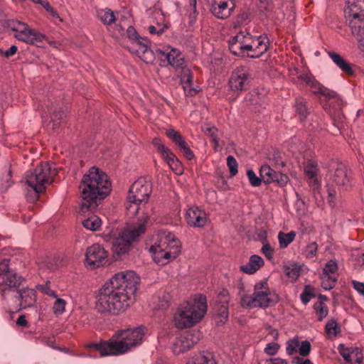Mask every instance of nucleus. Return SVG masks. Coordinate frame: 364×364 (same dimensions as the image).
Segmentation results:
<instances>
[{
	"label": "nucleus",
	"mask_w": 364,
	"mask_h": 364,
	"mask_svg": "<svg viewBox=\"0 0 364 364\" xmlns=\"http://www.w3.org/2000/svg\"><path fill=\"white\" fill-rule=\"evenodd\" d=\"M264 259L257 255L250 256L249 262L244 265L240 267V270L247 274H253L264 266Z\"/></svg>",
	"instance_id": "nucleus-29"
},
{
	"label": "nucleus",
	"mask_w": 364,
	"mask_h": 364,
	"mask_svg": "<svg viewBox=\"0 0 364 364\" xmlns=\"http://www.w3.org/2000/svg\"><path fill=\"white\" fill-rule=\"evenodd\" d=\"M292 363L294 364H314L310 359H304L299 356H294L292 358Z\"/></svg>",
	"instance_id": "nucleus-60"
},
{
	"label": "nucleus",
	"mask_w": 364,
	"mask_h": 364,
	"mask_svg": "<svg viewBox=\"0 0 364 364\" xmlns=\"http://www.w3.org/2000/svg\"><path fill=\"white\" fill-rule=\"evenodd\" d=\"M277 302L276 296L272 294L266 281H261L255 285L252 294H245L241 299L243 306L247 308H267Z\"/></svg>",
	"instance_id": "nucleus-10"
},
{
	"label": "nucleus",
	"mask_w": 364,
	"mask_h": 364,
	"mask_svg": "<svg viewBox=\"0 0 364 364\" xmlns=\"http://www.w3.org/2000/svg\"><path fill=\"white\" fill-rule=\"evenodd\" d=\"M334 172L332 175V181L338 188L346 190L351 184V173L347 166L341 163H334L332 166Z\"/></svg>",
	"instance_id": "nucleus-18"
},
{
	"label": "nucleus",
	"mask_w": 364,
	"mask_h": 364,
	"mask_svg": "<svg viewBox=\"0 0 364 364\" xmlns=\"http://www.w3.org/2000/svg\"><path fill=\"white\" fill-rule=\"evenodd\" d=\"M258 7L262 11H269L272 9V1L271 0H259Z\"/></svg>",
	"instance_id": "nucleus-58"
},
{
	"label": "nucleus",
	"mask_w": 364,
	"mask_h": 364,
	"mask_svg": "<svg viewBox=\"0 0 364 364\" xmlns=\"http://www.w3.org/2000/svg\"><path fill=\"white\" fill-rule=\"evenodd\" d=\"M304 172L309 186L317 190L321 186V178L318 164L314 159H308L304 163Z\"/></svg>",
	"instance_id": "nucleus-21"
},
{
	"label": "nucleus",
	"mask_w": 364,
	"mask_h": 364,
	"mask_svg": "<svg viewBox=\"0 0 364 364\" xmlns=\"http://www.w3.org/2000/svg\"><path fill=\"white\" fill-rule=\"evenodd\" d=\"M208 309L206 297L196 294L178 308L174 316L177 328H189L198 323L205 315Z\"/></svg>",
	"instance_id": "nucleus-6"
},
{
	"label": "nucleus",
	"mask_w": 364,
	"mask_h": 364,
	"mask_svg": "<svg viewBox=\"0 0 364 364\" xmlns=\"http://www.w3.org/2000/svg\"><path fill=\"white\" fill-rule=\"evenodd\" d=\"M289 73L293 83L299 86L304 83L314 95L319 97H323L329 102L333 100L338 103V106L341 105L342 100L337 93L321 85L309 71H301L298 68L294 67L289 68Z\"/></svg>",
	"instance_id": "nucleus-7"
},
{
	"label": "nucleus",
	"mask_w": 364,
	"mask_h": 364,
	"mask_svg": "<svg viewBox=\"0 0 364 364\" xmlns=\"http://www.w3.org/2000/svg\"><path fill=\"white\" fill-rule=\"evenodd\" d=\"M299 348V353L301 356H307L311 351V344L308 341H304L301 342Z\"/></svg>",
	"instance_id": "nucleus-51"
},
{
	"label": "nucleus",
	"mask_w": 364,
	"mask_h": 364,
	"mask_svg": "<svg viewBox=\"0 0 364 364\" xmlns=\"http://www.w3.org/2000/svg\"><path fill=\"white\" fill-rule=\"evenodd\" d=\"M82 225L89 230L96 231L101 227L102 220L97 215H92L82 221Z\"/></svg>",
	"instance_id": "nucleus-34"
},
{
	"label": "nucleus",
	"mask_w": 364,
	"mask_h": 364,
	"mask_svg": "<svg viewBox=\"0 0 364 364\" xmlns=\"http://www.w3.org/2000/svg\"><path fill=\"white\" fill-rule=\"evenodd\" d=\"M266 331H267L268 335L271 336L274 340H277L278 338L279 333L277 329L269 326L267 327Z\"/></svg>",
	"instance_id": "nucleus-63"
},
{
	"label": "nucleus",
	"mask_w": 364,
	"mask_h": 364,
	"mask_svg": "<svg viewBox=\"0 0 364 364\" xmlns=\"http://www.w3.org/2000/svg\"><path fill=\"white\" fill-rule=\"evenodd\" d=\"M151 193V186L144 178H139L131 186L127 200L125 203V208L127 214L134 217L140 209V205L146 203Z\"/></svg>",
	"instance_id": "nucleus-9"
},
{
	"label": "nucleus",
	"mask_w": 364,
	"mask_h": 364,
	"mask_svg": "<svg viewBox=\"0 0 364 364\" xmlns=\"http://www.w3.org/2000/svg\"><path fill=\"white\" fill-rule=\"evenodd\" d=\"M261 252L265 255L268 259L273 257L274 249L268 243L264 244L262 247Z\"/></svg>",
	"instance_id": "nucleus-55"
},
{
	"label": "nucleus",
	"mask_w": 364,
	"mask_h": 364,
	"mask_svg": "<svg viewBox=\"0 0 364 364\" xmlns=\"http://www.w3.org/2000/svg\"><path fill=\"white\" fill-rule=\"evenodd\" d=\"M149 251L152 254L153 259L159 265H166L173 260L159 242L157 245L151 246Z\"/></svg>",
	"instance_id": "nucleus-28"
},
{
	"label": "nucleus",
	"mask_w": 364,
	"mask_h": 364,
	"mask_svg": "<svg viewBox=\"0 0 364 364\" xmlns=\"http://www.w3.org/2000/svg\"><path fill=\"white\" fill-rule=\"evenodd\" d=\"M227 166L230 170L231 176H235L238 172V164L236 159L232 156L227 157Z\"/></svg>",
	"instance_id": "nucleus-44"
},
{
	"label": "nucleus",
	"mask_w": 364,
	"mask_h": 364,
	"mask_svg": "<svg viewBox=\"0 0 364 364\" xmlns=\"http://www.w3.org/2000/svg\"><path fill=\"white\" fill-rule=\"evenodd\" d=\"M159 242L166 250L172 259H175L179 255L181 250V244L173 233L165 231L161 232Z\"/></svg>",
	"instance_id": "nucleus-20"
},
{
	"label": "nucleus",
	"mask_w": 364,
	"mask_h": 364,
	"mask_svg": "<svg viewBox=\"0 0 364 364\" xmlns=\"http://www.w3.org/2000/svg\"><path fill=\"white\" fill-rule=\"evenodd\" d=\"M228 311L226 306H222L218 313V325L224 323L228 321Z\"/></svg>",
	"instance_id": "nucleus-53"
},
{
	"label": "nucleus",
	"mask_w": 364,
	"mask_h": 364,
	"mask_svg": "<svg viewBox=\"0 0 364 364\" xmlns=\"http://www.w3.org/2000/svg\"><path fill=\"white\" fill-rule=\"evenodd\" d=\"M37 289L43 294L48 295L53 298H56L57 294L55 291L50 288V282H47L45 284H38L37 286Z\"/></svg>",
	"instance_id": "nucleus-46"
},
{
	"label": "nucleus",
	"mask_w": 364,
	"mask_h": 364,
	"mask_svg": "<svg viewBox=\"0 0 364 364\" xmlns=\"http://www.w3.org/2000/svg\"><path fill=\"white\" fill-rule=\"evenodd\" d=\"M166 28V26L158 25V27L155 26H149L148 30L151 34H156L158 36L163 33Z\"/></svg>",
	"instance_id": "nucleus-56"
},
{
	"label": "nucleus",
	"mask_w": 364,
	"mask_h": 364,
	"mask_svg": "<svg viewBox=\"0 0 364 364\" xmlns=\"http://www.w3.org/2000/svg\"><path fill=\"white\" fill-rule=\"evenodd\" d=\"M127 35L128 38L133 42L134 45L144 39L139 36L135 28L132 26L127 28Z\"/></svg>",
	"instance_id": "nucleus-45"
},
{
	"label": "nucleus",
	"mask_w": 364,
	"mask_h": 364,
	"mask_svg": "<svg viewBox=\"0 0 364 364\" xmlns=\"http://www.w3.org/2000/svg\"><path fill=\"white\" fill-rule=\"evenodd\" d=\"M180 80L186 96H194L199 91L200 88L198 86H193V76L189 68L186 64L180 68Z\"/></svg>",
	"instance_id": "nucleus-24"
},
{
	"label": "nucleus",
	"mask_w": 364,
	"mask_h": 364,
	"mask_svg": "<svg viewBox=\"0 0 364 364\" xmlns=\"http://www.w3.org/2000/svg\"><path fill=\"white\" fill-rule=\"evenodd\" d=\"M352 284L355 290H356L360 294L364 296V282L353 280Z\"/></svg>",
	"instance_id": "nucleus-59"
},
{
	"label": "nucleus",
	"mask_w": 364,
	"mask_h": 364,
	"mask_svg": "<svg viewBox=\"0 0 364 364\" xmlns=\"http://www.w3.org/2000/svg\"><path fill=\"white\" fill-rule=\"evenodd\" d=\"M208 131L210 133V136L212 137V141L214 143V144L215 146H218L219 141H218L216 134H215L217 129L215 127H212V128L208 129Z\"/></svg>",
	"instance_id": "nucleus-64"
},
{
	"label": "nucleus",
	"mask_w": 364,
	"mask_h": 364,
	"mask_svg": "<svg viewBox=\"0 0 364 364\" xmlns=\"http://www.w3.org/2000/svg\"><path fill=\"white\" fill-rule=\"evenodd\" d=\"M327 188H328V203H329V205L331 207H334L336 205L335 198L336 196V191L335 190V188H333V187H331L328 185L327 186Z\"/></svg>",
	"instance_id": "nucleus-54"
},
{
	"label": "nucleus",
	"mask_w": 364,
	"mask_h": 364,
	"mask_svg": "<svg viewBox=\"0 0 364 364\" xmlns=\"http://www.w3.org/2000/svg\"><path fill=\"white\" fill-rule=\"evenodd\" d=\"M299 347V342L295 340H290L287 343L286 351L289 355H293Z\"/></svg>",
	"instance_id": "nucleus-52"
},
{
	"label": "nucleus",
	"mask_w": 364,
	"mask_h": 364,
	"mask_svg": "<svg viewBox=\"0 0 364 364\" xmlns=\"http://www.w3.org/2000/svg\"><path fill=\"white\" fill-rule=\"evenodd\" d=\"M56 174V169L53 168L48 162L41 163L33 171H28L26 182L34 193L31 196L27 195V199L31 202L36 201L38 194L46 190L47 185L51 183L53 176Z\"/></svg>",
	"instance_id": "nucleus-8"
},
{
	"label": "nucleus",
	"mask_w": 364,
	"mask_h": 364,
	"mask_svg": "<svg viewBox=\"0 0 364 364\" xmlns=\"http://www.w3.org/2000/svg\"><path fill=\"white\" fill-rule=\"evenodd\" d=\"M200 339L198 331H187L176 338L173 343L172 350L176 355L183 353L191 349Z\"/></svg>",
	"instance_id": "nucleus-16"
},
{
	"label": "nucleus",
	"mask_w": 364,
	"mask_h": 364,
	"mask_svg": "<svg viewBox=\"0 0 364 364\" xmlns=\"http://www.w3.org/2000/svg\"><path fill=\"white\" fill-rule=\"evenodd\" d=\"M296 236V233L294 231H291L288 233H284L280 232L278 235V239L279 246L282 248H286L290 243L293 242Z\"/></svg>",
	"instance_id": "nucleus-39"
},
{
	"label": "nucleus",
	"mask_w": 364,
	"mask_h": 364,
	"mask_svg": "<svg viewBox=\"0 0 364 364\" xmlns=\"http://www.w3.org/2000/svg\"><path fill=\"white\" fill-rule=\"evenodd\" d=\"M318 250V245L314 242L309 244L304 250L305 255L307 258L311 259L316 257Z\"/></svg>",
	"instance_id": "nucleus-47"
},
{
	"label": "nucleus",
	"mask_w": 364,
	"mask_h": 364,
	"mask_svg": "<svg viewBox=\"0 0 364 364\" xmlns=\"http://www.w3.org/2000/svg\"><path fill=\"white\" fill-rule=\"evenodd\" d=\"M18 48L16 46H11L9 48H8L4 53V55L6 58H9L13 56L17 52Z\"/></svg>",
	"instance_id": "nucleus-62"
},
{
	"label": "nucleus",
	"mask_w": 364,
	"mask_h": 364,
	"mask_svg": "<svg viewBox=\"0 0 364 364\" xmlns=\"http://www.w3.org/2000/svg\"><path fill=\"white\" fill-rule=\"evenodd\" d=\"M146 329L143 326L117 331L111 338L91 344L101 356H116L124 354L141 344Z\"/></svg>",
	"instance_id": "nucleus-4"
},
{
	"label": "nucleus",
	"mask_w": 364,
	"mask_h": 364,
	"mask_svg": "<svg viewBox=\"0 0 364 364\" xmlns=\"http://www.w3.org/2000/svg\"><path fill=\"white\" fill-rule=\"evenodd\" d=\"M11 29L14 32V36L18 41L39 48L43 47L47 36L41 31L32 28L27 23L12 21L9 23Z\"/></svg>",
	"instance_id": "nucleus-12"
},
{
	"label": "nucleus",
	"mask_w": 364,
	"mask_h": 364,
	"mask_svg": "<svg viewBox=\"0 0 364 364\" xmlns=\"http://www.w3.org/2000/svg\"><path fill=\"white\" fill-rule=\"evenodd\" d=\"M209 4L211 14L219 19L229 18L235 8L232 0H209Z\"/></svg>",
	"instance_id": "nucleus-17"
},
{
	"label": "nucleus",
	"mask_w": 364,
	"mask_h": 364,
	"mask_svg": "<svg viewBox=\"0 0 364 364\" xmlns=\"http://www.w3.org/2000/svg\"><path fill=\"white\" fill-rule=\"evenodd\" d=\"M269 39L266 35L252 36L250 33L240 31L229 40V49L235 55H247L258 58L269 48Z\"/></svg>",
	"instance_id": "nucleus-5"
},
{
	"label": "nucleus",
	"mask_w": 364,
	"mask_h": 364,
	"mask_svg": "<svg viewBox=\"0 0 364 364\" xmlns=\"http://www.w3.org/2000/svg\"><path fill=\"white\" fill-rule=\"evenodd\" d=\"M247 176L250 184L252 186L257 187L261 185V178L257 177L253 170L249 169L247 171Z\"/></svg>",
	"instance_id": "nucleus-50"
},
{
	"label": "nucleus",
	"mask_w": 364,
	"mask_h": 364,
	"mask_svg": "<svg viewBox=\"0 0 364 364\" xmlns=\"http://www.w3.org/2000/svg\"><path fill=\"white\" fill-rule=\"evenodd\" d=\"M192 364H216L210 355H200L195 358Z\"/></svg>",
	"instance_id": "nucleus-48"
},
{
	"label": "nucleus",
	"mask_w": 364,
	"mask_h": 364,
	"mask_svg": "<svg viewBox=\"0 0 364 364\" xmlns=\"http://www.w3.org/2000/svg\"><path fill=\"white\" fill-rule=\"evenodd\" d=\"M63 113L60 110H57L53 106L47 107V111L41 113V117L44 122L49 121L53 122V126L58 124V120L63 118Z\"/></svg>",
	"instance_id": "nucleus-31"
},
{
	"label": "nucleus",
	"mask_w": 364,
	"mask_h": 364,
	"mask_svg": "<svg viewBox=\"0 0 364 364\" xmlns=\"http://www.w3.org/2000/svg\"><path fill=\"white\" fill-rule=\"evenodd\" d=\"M147 44V39H144L134 45L137 48L133 49L132 52L139 56L144 62L149 63L153 60V52Z\"/></svg>",
	"instance_id": "nucleus-30"
},
{
	"label": "nucleus",
	"mask_w": 364,
	"mask_h": 364,
	"mask_svg": "<svg viewBox=\"0 0 364 364\" xmlns=\"http://www.w3.org/2000/svg\"><path fill=\"white\" fill-rule=\"evenodd\" d=\"M82 203L80 211H93L98 206L100 200L104 199L111 190V183L107 175L95 166L85 174L80 186Z\"/></svg>",
	"instance_id": "nucleus-3"
},
{
	"label": "nucleus",
	"mask_w": 364,
	"mask_h": 364,
	"mask_svg": "<svg viewBox=\"0 0 364 364\" xmlns=\"http://www.w3.org/2000/svg\"><path fill=\"white\" fill-rule=\"evenodd\" d=\"M328 55L333 62L344 73L347 74H352L353 70L350 65L343 59L342 56L336 53H328Z\"/></svg>",
	"instance_id": "nucleus-32"
},
{
	"label": "nucleus",
	"mask_w": 364,
	"mask_h": 364,
	"mask_svg": "<svg viewBox=\"0 0 364 364\" xmlns=\"http://www.w3.org/2000/svg\"><path fill=\"white\" fill-rule=\"evenodd\" d=\"M344 17L348 27L355 30V23H362L364 20V0L348 1L344 9Z\"/></svg>",
	"instance_id": "nucleus-13"
},
{
	"label": "nucleus",
	"mask_w": 364,
	"mask_h": 364,
	"mask_svg": "<svg viewBox=\"0 0 364 364\" xmlns=\"http://www.w3.org/2000/svg\"><path fill=\"white\" fill-rule=\"evenodd\" d=\"M139 277L133 271L115 274L98 290L95 309L102 314L117 315L130 307Z\"/></svg>",
	"instance_id": "nucleus-1"
},
{
	"label": "nucleus",
	"mask_w": 364,
	"mask_h": 364,
	"mask_svg": "<svg viewBox=\"0 0 364 364\" xmlns=\"http://www.w3.org/2000/svg\"><path fill=\"white\" fill-rule=\"evenodd\" d=\"M97 18L106 26H109L116 21L114 13L109 9L99 10Z\"/></svg>",
	"instance_id": "nucleus-33"
},
{
	"label": "nucleus",
	"mask_w": 364,
	"mask_h": 364,
	"mask_svg": "<svg viewBox=\"0 0 364 364\" xmlns=\"http://www.w3.org/2000/svg\"><path fill=\"white\" fill-rule=\"evenodd\" d=\"M11 171L10 168L7 170V171L4 173L0 178V191H6L7 189L11 186L13 184V181H11Z\"/></svg>",
	"instance_id": "nucleus-40"
},
{
	"label": "nucleus",
	"mask_w": 364,
	"mask_h": 364,
	"mask_svg": "<svg viewBox=\"0 0 364 364\" xmlns=\"http://www.w3.org/2000/svg\"><path fill=\"white\" fill-rule=\"evenodd\" d=\"M300 270V267L296 264H289L284 268L285 274L291 282H294L299 277Z\"/></svg>",
	"instance_id": "nucleus-37"
},
{
	"label": "nucleus",
	"mask_w": 364,
	"mask_h": 364,
	"mask_svg": "<svg viewBox=\"0 0 364 364\" xmlns=\"http://www.w3.org/2000/svg\"><path fill=\"white\" fill-rule=\"evenodd\" d=\"M250 82V75L244 67L235 68L230 77L229 86L230 90L237 94L246 90Z\"/></svg>",
	"instance_id": "nucleus-15"
},
{
	"label": "nucleus",
	"mask_w": 364,
	"mask_h": 364,
	"mask_svg": "<svg viewBox=\"0 0 364 364\" xmlns=\"http://www.w3.org/2000/svg\"><path fill=\"white\" fill-rule=\"evenodd\" d=\"M314 309L318 316V321H322L328 314L327 306L322 301L316 302Z\"/></svg>",
	"instance_id": "nucleus-41"
},
{
	"label": "nucleus",
	"mask_w": 364,
	"mask_h": 364,
	"mask_svg": "<svg viewBox=\"0 0 364 364\" xmlns=\"http://www.w3.org/2000/svg\"><path fill=\"white\" fill-rule=\"evenodd\" d=\"M279 348H280V346L278 343H274V342H271V343H267V346L264 349V352L267 355H270V356L275 355L277 353Z\"/></svg>",
	"instance_id": "nucleus-49"
},
{
	"label": "nucleus",
	"mask_w": 364,
	"mask_h": 364,
	"mask_svg": "<svg viewBox=\"0 0 364 364\" xmlns=\"http://www.w3.org/2000/svg\"><path fill=\"white\" fill-rule=\"evenodd\" d=\"M355 30L353 27H349L353 36L357 39L358 43L364 40V20H362V23H355Z\"/></svg>",
	"instance_id": "nucleus-42"
},
{
	"label": "nucleus",
	"mask_w": 364,
	"mask_h": 364,
	"mask_svg": "<svg viewBox=\"0 0 364 364\" xmlns=\"http://www.w3.org/2000/svg\"><path fill=\"white\" fill-rule=\"evenodd\" d=\"M166 134L177 146L186 159L191 161L195 158L194 153L179 132L169 129L166 130Z\"/></svg>",
	"instance_id": "nucleus-22"
},
{
	"label": "nucleus",
	"mask_w": 364,
	"mask_h": 364,
	"mask_svg": "<svg viewBox=\"0 0 364 364\" xmlns=\"http://www.w3.org/2000/svg\"><path fill=\"white\" fill-rule=\"evenodd\" d=\"M153 145L158 149V151L162 154L164 152H166V151L168 149L165 146V145L161 142V139L158 138H154L153 139Z\"/></svg>",
	"instance_id": "nucleus-57"
},
{
	"label": "nucleus",
	"mask_w": 364,
	"mask_h": 364,
	"mask_svg": "<svg viewBox=\"0 0 364 364\" xmlns=\"http://www.w3.org/2000/svg\"><path fill=\"white\" fill-rule=\"evenodd\" d=\"M259 174L266 183L276 182L280 186H283L289 181V177L287 174L277 172L268 164H264L261 166Z\"/></svg>",
	"instance_id": "nucleus-23"
},
{
	"label": "nucleus",
	"mask_w": 364,
	"mask_h": 364,
	"mask_svg": "<svg viewBox=\"0 0 364 364\" xmlns=\"http://www.w3.org/2000/svg\"><path fill=\"white\" fill-rule=\"evenodd\" d=\"M55 302L53 305V312L55 315H61L65 312V306H66V301L63 299L58 298V296H56V298Z\"/></svg>",
	"instance_id": "nucleus-43"
},
{
	"label": "nucleus",
	"mask_w": 364,
	"mask_h": 364,
	"mask_svg": "<svg viewBox=\"0 0 364 364\" xmlns=\"http://www.w3.org/2000/svg\"><path fill=\"white\" fill-rule=\"evenodd\" d=\"M161 155L173 170H179L181 171V163L170 149H168L166 152H164Z\"/></svg>",
	"instance_id": "nucleus-35"
},
{
	"label": "nucleus",
	"mask_w": 364,
	"mask_h": 364,
	"mask_svg": "<svg viewBox=\"0 0 364 364\" xmlns=\"http://www.w3.org/2000/svg\"><path fill=\"white\" fill-rule=\"evenodd\" d=\"M186 223L192 226L201 228L206 225L208 217L205 212L198 207L193 206L188 208L185 215Z\"/></svg>",
	"instance_id": "nucleus-25"
},
{
	"label": "nucleus",
	"mask_w": 364,
	"mask_h": 364,
	"mask_svg": "<svg viewBox=\"0 0 364 364\" xmlns=\"http://www.w3.org/2000/svg\"><path fill=\"white\" fill-rule=\"evenodd\" d=\"M338 264L336 260H329L323 267L321 275V287L325 290L332 289L337 282Z\"/></svg>",
	"instance_id": "nucleus-19"
},
{
	"label": "nucleus",
	"mask_w": 364,
	"mask_h": 364,
	"mask_svg": "<svg viewBox=\"0 0 364 364\" xmlns=\"http://www.w3.org/2000/svg\"><path fill=\"white\" fill-rule=\"evenodd\" d=\"M10 259L0 262V294L4 305L11 311L33 306L36 301V292L29 288L19 289L23 277L9 267Z\"/></svg>",
	"instance_id": "nucleus-2"
},
{
	"label": "nucleus",
	"mask_w": 364,
	"mask_h": 364,
	"mask_svg": "<svg viewBox=\"0 0 364 364\" xmlns=\"http://www.w3.org/2000/svg\"><path fill=\"white\" fill-rule=\"evenodd\" d=\"M107 256V252L102 245L94 244L86 250L85 264L90 269L100 267L106 264Z\"/></svg>",
	"instance_id": "nucleus-14"
},
{
	"label": "nucleus",
	"mask_w": 364,
	"mask_h": 364,
	"mask_svg": "<svg viewBox=\"0 0 364 364\" xmlns=\"http://www.w3.org/2000/svg\"><path fill=\"white\" fill-rule=\"evenodd\" d=\"M148 220L149 216L145 215L143 223L139 224L136 227L123 230L113 241L112 246L113 253L118 256L127 253L130 250L132 243L139 236L144 233Z\"/></svg>",
	"instance_id": "nucleus-11"
},
{
	"label": "nucleus",
	"mask_w": 364,
	"mask_h": 364,
	"mask_svg": "<svg viewBox=\"0 0 364 364\" xmlns=\"http://www.w3.org/2000/svg\"><path fill=\"white\" fill-rule=\"evenodd\" d=\"M157 52L165 57L168 65L173 67L176 70L186 65L183 54L177 48H171L169 50H163L158 49Z\"/></svg>",
	"instance_id": "nucleus-27"
},
{
	"label": "nucleus",
	"mask_w": 364,
	"mask_h": 364,
	"mask_svg": "<svg viewBox=\"0 0 364 364\" xmlns=\"http://www.w3.org/2000/svg\"><path fill=\"white\" fill-rule=\"evenodd\" d=\"M325 331L328 337L332 338L336 337L341 333V327L336 320L331 319L327 322Z\"/></svg>",
	"instance_id": "nucleus-36"
},
{
	"label": "nucleus",
	"mask_w": 364,
	"mask_h": 364,
	"mask_svg": "<svg viewBox=\"0 0 364 364\" xmlns=\"http://www.w3.org/2000/svg\"><path fill=\"white\" fill-rule=\"evenodd\" d=\"M340 355L348 364H361L363 362V352L360 348L355 346L346 347L344 344L338 346Z\"/></svg>",
	"instance_id": "nucleus-26"
},
{
	"label": "nucleus",
	"mask_w": 364,
	"mask_h": 364,
	"mask_svg": "<svg viewBox=\"0 0 364 364\" xmlns=\"http://www.w3.org/2000/svg\"><path fill=\"white\" fill-rule=\"evenodd\" d=\"M295 109L301 119H305L309 114L306 100L303 97H299L296 100Z\"/></svg>",
	"instance_id": "nucleus-38"
},
{
	"label": "nucleus",
	"mask_w": 364,
	"mask_h": 364,
	"mask_svg": "<svg viewBox=\"0 0 364 364\" xmlns=\"http://www.w3.org/2000/svg\"><path fill=\"white\" fill-rule=\"evenodd\" d=\"M265 364H288L287 360L281 358H269L265 361Z\"/></svg>",
	"instance_id": "nucleus-61"
}]
</instances>
